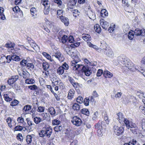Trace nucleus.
<instances>
[{
  "instance_id": "1",
  "label": "nucleus",
  "mask_w": 145,
  "mask_h": 145,
  "mask_svg": "<svg viewBox=\"0 0 145 145\" xmlns=\"http://www.w3.org/2000/svg\"><path fill=\"white\" fill-rule=\"evenodd\" d=\"M145 36V29L143 28L142 29H140L137 28L134 31H129L128 33V38L130 40H132L133 38L135 37L137 38V39H139L142 38Z\"/></svg>"
},
{
  "instance_id": "2",
  "label": "nucleus",
  "mask_w": 145,
  "mask_h": 145,
  "mask_svg": "<svg viewBox=\"0 0 145 145\" xmlns=\"http://www.w3.org/2000/svg\"><path fill=\"white\" fill-rule=\"evenodd\" d=\"M116 63H130L131 62V61L127 57H125L124 56H120L117 57L116 60H115L114 61Z\"/></svg>"
},
{
  "instance_id": "3",
  "label": "nucleus",
  "mask_w": 145,
  "mask_h": 145,
  "mask_svg": "<svg viewBox=\"0 0 145 145\" xmlns=\"http://www.w3.org/2000/svg\"><path fill=\"white\" fill-rule=\"evenodd\" d=\"M113 130L115 133L118 136H120L123 133V127H119L117 125H114L113 126Z\"/></svg>"
},
{
  "instance_id": "4",
  "label": "nucleus",
  "mask_w": 145,
  "mask_h": 145,
  "mask_svg": "<svg viewBox=\"0 0 145 145\" xmlns=\"http://www.w3.org/2000/svg\"><path fill=\"white\" fill-rule=\"evenodd\" d=\"M71 122L73 124L78 126L81 125L82 123L81 119L77 116L74 117Z\"/></svg>"
},
{
  "instance_id": "5",
  "label": "nucleus",
  "mask_w": 145,
  "mask_h": 145,
  "mask_svg": "<svg viewBox=\"0 0 145 145\" xmlns=\"http://www.w3.org/2000/svg\"><path fill=\"white\" fill-rule=\"evenodd\" d=\"M81 71L87 76H89L92 73L91 71L89 69V67L88 66H83Z\"/></svg>"
},
{
  "instance_id": "6",
  "label": "nucleus",
  "mask_w": 145,
  "mask_h": 145,
  "mask_svg": "<svg viewBox=\"0 0 145 145\" xmlns=\"http://www.w3.org/2000/svg\"><path fill=\"white\" fill-rule=\"evenodd\" d=\"M52 56H54L60 61L61 62L64 60V58L63 57L62 55H61V53L58 52L54 53L52 55Z\"/></svg>"
},
{
  "instance_id": "7",
  "label": "nucleus",
  "mask_w": 145,
  "mask_h": 145,
  "mask_svg": "<svg viewBox=\"0 0 145 145\" xmlns=\"http://www.w3.org/2000/svg\"><path fill=\"white\" fill-rule=\"evenodd\" d=\"M52 133H49V132L41 130L39 133V135L40 137H43L46 136L48 138H49Z\"/></svg>"
},
{
  "instance_id": "8",
  "label": "nucleus",
  "mask_w": 145,
  "mask_h": 145,
  "mask_svg": "<svg viewBox=\"0 0 145 145\" xmlns=\"http://www.w3.org/2000/svg\"><path fill=\"white\" fill-rule=\"evenodd\" d=\"M47 117L49 118H50V116H48L47 115L44 116V119H42L40 118L36 117L34 118V121L35 123L38 124L43 121L44 120L46 119Z\"/></svg>"
},
{
  "instance_id": "9",
  "label": "nucleus",
  "mask_w": 145,
  "mask_h": 145,
  "mask_svg": "<svg viewBox=\"0 0 145 145\" xmlns=\"http://www.w3.org/2000/svg\"><path fill=\"white\" fill-rule=\"evenodd\" d=\"M117 119L120 123H123V120L125 118L123 117V114L121 112H119L117 114Z\"/></svg>"
},
{
  "instance_id": "10",
  "label": "nucleus",
  "mask_w": 145,
  "mask_h": 145,
  "mask_svg": "<svg viewBox=\"0 0 145 145\" xmlns=\"http://www.w3.org/2000/svg\"><path fill=\"white\" fill-rule=\"evenodd\" d=\"M59 18L61 22L64 23L65 26L68 25L69 24V22L68 18L62 15L59 16Z\"/></svg>"
},
{
  "instance_id": "11",
  "label": "nucleus",
  "mask_w": 145,
  "mask_h": 145,
  "mask_svg": "<svg viewBox=\"0 0 145 145\" xmlns=\"http://www.w3.org/2000/svg\"><path fill=\"white\" fill-rule=\"evenodd\" d=\"M10 94L12 95L13 97L14 95V94L12 92H10V93H9L8 94H4L3 95L4 98L5 100L7 102H10L11 101L12 99L11 97H9V96H10L9 94Z\"/></svg>"
},
{
  "instance_id": "12",
  "label": "nucleus",
  "mask_w": 145,
  "mask_h": 145,
  "mask_svg": "<svg viewBox=\"0 0 145 145\" xmlns=\"http://www.w3.org/2000/svg\"><path fill=\"white\" fill-rule=\"evenodd\" d=\"M101 44L100 47L101 49L103 50L105 53L108 49L107 48V45L106 44L105 42L103 41L101 42Z\"/></svg>"
},
{
  "instance_id": "13",
  "label": "nucleus",
  "mask_w": 145,
  "mask_h": 145,
  "mask_svg": "<svg viewBox=\"0 0 145 145\" xmlns=\"http://www.w3.org/2000/svg\"><path fill=\"white\" fill-rule=\"evenodd\" d=\"M18 72L20 76H22L24 78H26L29 77L30 74L27 71H23L22 72Z\"/></svg>"
},
{
  "instance_id": "14",
  "label": "nucleus",
  "mask_w": 145,
  "mask_h": 145,
  "mask_svg": "<svg viewBox=\"0 0 145 145\" xmlns=\"http://www.w3.org/2000/svg\"><path fill=\"white\" fill-rule=\"evenodd\" d=\"M31 15L33 18H35L37 17V10L35 7H32L30 9Z\"/></svg>"
},
{
  "instance_id": "15",
  "label": "nucleus",
  "mask_w": 145,
  "mask_h": 145,
  "mask_svg": "<svg viewBox=\"0 0 145 145\" xmlns=\"http://www.w3.org/2000/svg\"><path fill=\"white\" fill-rule=\"evenodd\" d=\"M54 3H56L57 5V6L59 8H63L64 7V5H62V2L61 0H54Z\"/></svg>"
},
{
  "instance_id": "16",
  "label": "nucleus",
  "mask_w": 145,
  "mask_h": 145,
  "mask_svg": "<svg viewBox=\"0 0 145 145\" xmlns=\"http://www.w3.org/2000/svg\"><path fill=\"white\" fill-rule=\"evenodd\" d=\"M105 53L106 55L109 57H112L113 56V53L111 49H108Z\"/></svg>"
},
{
  "instance_id": "17",
  "label": "nucleus",
  "mask_w": 145,
  "mask_h": 145,
  "mask_svg": "<svg viewBox=\"0 0 145 145\" xmlns=\"http://www.w3.org/2000/svg\"><path fill=\"white\" fill-rule=\"evenodd\" d=\"M100 14L101 16L103 18L108 15V12L105 9H102Z\"/></svg>"
},
{
  "instance_id": "18",
  "label": "nucleus",
  "mask_w": 145,
  "mask_h": 145,
  "mask_svg": "<svg viewBox=\"0 0 145 145\" xmlns=\"http://www.w3.org/2000/svg\"><path fill=\"white\" fill-rule=\"evenodd\" d=\"M12 10L15 13H18V12L22 14H23L22 11L20 9L19 7L18 6H16L12 8Z\"/></svg>"
},
{
  "instance_id": "19",
  "label": "nucleus",
  "mask_w": 145,
  "mask_h": 145,
  "mask_svg": "<svg viewBox=\"0 0 145 145\" xmlns=\"http://www.w3.org/2000/svg\"><path fill=\"white\" fill-rule=\"evenodd\" d=\"M33 136V134L31 135H28L26 137V140L27 143L28 144H30L32 141V136Z\"/></svg>"
},
{
  "instance_id": "20",
  "label": "nucleus",
  "mask_w": 145,
  "mask_h": 145,
  "mask_svg": "<svg viewBox=\"0 0 145 145\" xmlns=\"http://www.w3.org/2000/svg\"><path fill=\"white\" fill-rule=\"evenodd\" d=\"M94 30L95 31L99 33L101 30V28L98 24H96L94 26Z\"/></svg>"
},
{
  "instance_id": "21",
  "label": "nucleus",
  "mask_w": 145,
  "mask_h": 145,
  "mask_svg": "<svg viewBox=\"0 0 145 145\" xmlns=\"http://www.w3.org/2000/svg\"><path fill=\"white\" fill-rule=\"evenodd\" d=\"M68 38V37L66 35H63L61 38V42L63 44L65 43L67 41Z\"/></svg>"
},
{
  "instance_id": "22",
  "label": "nucleus",
  "mask_w": 145,
  "mask_h": 145,
  "mask_svg": "<svg viewBox=\"0 0 145 145\" xmlns=\"http://www.w3.org/2000/svg\"><path fill=\"white\" fill-rule=\"evenodd\" d=\"M12 61H18L21 60V59L20 57L16 55H13L12 56Z\"/></svg>"
},
{
  "instance_id": "23",
  "label": "nucleus",
  "mask_w": 145,
  "mask_h": 145,
  "mask_svg": "<svg viewBox=\"0 0 145 145\" xmlns=\"http://www.w3.org/2000/svg\"><path fill=\"white\" fill-rule=\"evenodd\" d=\"M25 82L28 84H33L35 83V81L32 78H28L25 80Z\"/></svg>"
},
{
  "instance_id": "24",
  "label": "nucleus",
  "mask_w": 145,
  "mask_h": 145,
  "mask_svg": "<svg viewBox=\"0 0 145 145\" xmlns=\"http://www.w3.org/2000/svg\"><path fill=\"white\" fill-rule=\"evenodd\" d=\"M64 70L61 66L59 67L57 70V73L59 75H62L64 72Z\"/></svg>"
},
{
  "instance_id": "25",
  "label": "nucleus",
  "mask_w": 145,
  "mask_h": 145,
  "mask_svg": "<svg viewBox=\"0 0 145 145\" xmlns=\"http://www.w3.org/2000/svg\"><path fill=\"white\" fill-rule=\"evenodd\" d=\"M69 80L70 82L73 86L74 88L75 87V86H76L77 85L78 86H79V84L78 83H76L74 80L72 78L70 77Z\"/></svg>"
},
{
  "instance_id": "26",
  "label": "nucleus",
  "mask_w": 145,
  "mask_h": 145,
  "mask_svg": "<svg viewBox=\"0 0 145 145\" xmlns=\"http://www.w3.org/2000/svg\"><path fill=\"white\" fill-rule=\"evenodd\" d=\"M82 113L86 116H88L89 114V111L86 108H83L81 110Z\"/></svg>"
},
{
  "instance_id": "27",
  "label": "nucleus",
  "mask_w": 145,
  "mask_h": 145,
  "mask_svg": "<svg viewBox=\"0 0 145 145\" xmlns=\"http://www.w3.org/2000/svg\"><path fill=\"white\" fill-rule=\"evenodd\" d=\"M54 129L55 131L58 132L59 131H61L63 130V127L61 125H57L54 127Z\"/></svg>"
},
{
  "instance_id": "28",
  "label": "nucleus",
  "mask_w": 145,
  "mask_h": 145,
  "mask_svg": "<svg viewBox=\"0 0 145 145\" xmlns=\"http://www.w3.org/2000/svg\"><path fill=\"white\" fill-rule=\"evenodd\" d=\"M123 122L127 127H130L129 124H130L131 121H130L128 119L125 118L123 120Z\"/></svg>"
},
{
  "instance_id": "29",
  "label": "nucleus",
  "mask_w": 145,
  "mask_h": 145,
  "mask_svg": "<svg viewBox=\"0 0 145 145\" xmlns=\"http://www.w3.org/2000/svg\"><path fill=\"white\" fill-rule=\"evenodd\" d=\"M43 55L47 59L50 60L51 61H52L53 60L52 59L51 56L45 52H43L42 53Z\"/></svg>"
},
{
  "instance_id": "30",
  "label": "nucleus",
  "mask_w": 145,
  "mask_h": 145,
  "mask_svg": "<svg viewBox=\"0 0 145 145\" xmlns=\"http://www.w3.org/2000/svg\"><path fill=\"white\" fill-rule=\"evenodd\" d=\"M77 0H69V5H70L71 7L75 6L77 3Z\"/></svg>"
},
{
  "instance_id": "31",
  "label": "nucleus",
  "mask_w": 145,
  "mask_h": 145,
  "mask_svg": "<svg viewBox=\"0 0 145 145\" xmlns=\"http://www.w3.org/2000/svg\"><path fill=\"white\" fill-rule=\"evenodd\" d=\"M72 108L74 110L76 111L79 110L80 108V105L77 103H75L72 106Z\"/></svg>"
},
{
  "instance_id": "32",
  "label": "nucleus",
  "mask_w": 145,
  "mask_h": 145,
  "mask_svg": "<svg viewBox=\"0 0 145 145\" xmlns=\"http://www.w3.org/2000/svg\"><path fill=\"white\" fill-rule=\"evenodd\" d=\"M48 111L51 115H54L56 113V111L55 109L52 107H50L48 108Z\"/></svg>"
},
{
  "instance_id": "33",
  "label": "nucleus",
  "mask_w": 145,
  "mask_h": 145,
  "mask_svg": "<svg viewBox=\"0 0 145 145\" xmlns=\"http://www.w3.org/2000/svg\"><path fill=\"white\" fill-rule=\"evenodd\" d=\"M19 103V101L18 100L14 99L11 102L10 105L12 106H15L17 105Z\"/></svg>"
},
{
  "instance_id": "34",
  "label": "nucleus",
  "mask_w": 145,
  "mask_h": 145,
  "mask_svg": "<svg viewBox=\"0 0 145 145\" xmlns=\"http://www.w3.org/2000/svg\"><path fill=\"white\" fill-rule=\"evenodd\" d=\"M131 131L134 134H137V132L138 131V127L137 126H136L135 127L131 128L130 129Z\"/></svg>"
},
{
  "instance_id": "35",
  "label": "nucleus",
  "mask_w": 145,
  "mask_h": 145,
  "mask_svg": "<svg viewBox=\"0 0 145 145\" xmlns=\"http://www.w3.org/2000/svg\"><path fill=\"white\" fill-rule=\"evenodd\" d=\"M17 121L18 123H22L23 125L26 124V123L24 122V118L22 117H18L17 119Z\"/></svg>"
},
{
  "instance_id": "36",
  "label": "nucleus",
  "mask_w": 145,
  "mask_h": 145,
  "mask_svg": "<svg viewBox=\"0 0 145 145\" xmlns=\"http://www.w3.org/2000/svg\"><path fill=\"white\" fill-rule=\"evenodd\" d=\"M14 44H13L11 42H10L6 44L5 46L7 48H13Z\"/></svg>"
},
{
  "instance_id": "37",
  "label": "nucleus",
  "mask_w": 145,
  "mask_h": 145,
  "mask_svg": "<svg viewBox=\"0 0 145 145\" xmlns=\"http://www.w3.org/2000/svg\"><path fill=\"white\" fill-rule=\"evenodd\" d=\"M102 129H98L97 130V133L99 137H101L103 135V132L102 131Z\"/></svg>"
},
{
  "instance_id": "38",
  "label": "nucleus",
  "mask_w": 145,
  "mask_h": 145,
  "mask_svg": "<svg viewBox=\"0 0 145 145\" xmlns=\"http://www.w3.org/2000/svg\"><path fill=\"white\" fill-rule=\"evenodd\" d=\"M43 129H44V130H42V131L49 132V133H52V129L50 126L46 127L44 128H43Z\"/></svg>"
},
{
  "instance_id": "39",
  "label": "nucleus",
  "mask_w": 145,
  "mask_h": 145,
  "mask_svg": "<svg viewBox=\"0 0 145 145\" xmlns=\"http://www.w3.org/2000/svg\"><path fill=\"white\" fill-rule=\"evenodd\" d=\"M83 39L86 41L89 40H91L90 36L88 34H87L86 35H85L82 37Z\"/></svg>"
},
{
  "instance_id": "40",
  "label": "nucleus",
  "mask_w": 145,
  "mask_h": 145,
  "mask_svg": "<svg viewBox=\"0 0 145 145\" xmlns=\"http://www.w3.org/2000/svg\"><path fill=\"white\" fill-rule=\"evenodd\" d=\"M115 27V24H114L113 25H112V24H111V26L108 29V31L110 33H112Z\"/></svg>"
},
{
  "instance_id": "41",
  "label": "nucleus",
  "mask_w": 145,
  "mask_h": 145,
  "mask_svg": "<svg viewBox=\"0 0 145 145\" xmlns=\"http://www.w3.org/2000/svg\"><path fill=\"white\" fill-rule=\"evenodd\" d=\"M60 121L56 119H54L52 120V123L53 125H57L60 123Z\"/></svg>"
},
{
  "instance_id": "42",
  "label": "nucleus",
  "mask_w": 145,
  "mask_h": 145,
  "mask_svg": "<svg viewBox=\"0 0 145 145\" xmlns=\"http://www.w3.org/2000/svg\"><path fill=\"white\" fill-rule=\"evenodd\" d=\"M31 105H27L25 106L23 108V110L25 112L28 111L31 109Z\"/></svg>"
},
{
  "instance_id": "43",
  "label": "nucleus",
  "mask_w": 145,
  "mask_h": 145,
  "mask_svg": "<svg viewBox=\"0 0 145 145\" xmlns=\"http://www.w3.org/2000/svg\"><path fill=\"white\" fill-rule=\"evenodd\" d=\"M12 120L11 118L10 117L8 118L6 120L7 122V123L8 126L10 128L12 127L11 124Z\"/></svg>"
},
{
  "instance_id": "44",
  "label": "nucleus",
  "mask_w": 145,
  "mask_h": 145,
  "mask_svg": "<svg viewBox=\"0 0 145 145\" xmlns=\"http://www.w3.org/2000/svg\"><path fill=\"white\" fill-rule=\"evenodd\" d=\"M76 100L77 102L80 104L82 103L84 101L83 98L80 96L78 97L77 98Z\"/></svg>"
},
{
  "instance_id": "45",
  "label": "nucleus",
  "mask_w": 145,
  "mask_h": 145,
  "mask_svg": "<svg viewBox=\"0 0 145 145\" xmlns=\"http://www.w3.org/2000/svg\"><path fill=\"white\" fill-rule=\"evenodd\" d=\"M79 13H80V12L78 10L74 9V11L73 12V16L75 17H76L77 16L79 15Z\"/></svg>"
},
{
  "instance_id": "46",
  "label": "nucleus",
  "mask_w": 145,
  "mask_h": 145,
  "mask_svg": "<svg viewBox=\"0 0 145 145\" xmlns=\"http://www.w3.org/2000/svg\"><path fill=\"white\" fill-rule=\"evenodd\" d=\"M22 65V66H26L27 67H29L28 69H29L30 68L33 69L34 67L33 64H20Z\"/></svg>"
},
{
  "instance_id": "47",
  "label": "nucleus",
  "mask_w": 145,
  "mask_h": 145,
  "mask_svg": "<svg viewBox=\"0 0 145 145\" xmlns=\"http://www.w3.org/2000/svg\"><path fill=\"white\" fill-rule=\"evenodd\" d=\"M28 88L31 90H35L37 89V86L35 85L29 86Z\"/></svg>"
},
{
  "instance_id": "48",
  "label": "nucleus",
  "mask_w": 145,
  "mask_h": 145,
  "mask_svg": "<svg viewBox=\"0 0 145 145\" xmlns=\"http://www.w3.org/2000/svg\"><path fill=\"white\" fill-rule=\"evenodd\" d=\"M89 98H85L83 101L84 105L86 106H88L89 105Z\"/></svg>"
},
{
  "instance_id": "49",
  "label": "nucleus",
  "mask_w": 145,
  "mask_h": 145,
  "mask_svg": "<svg viewBox=\"0 0 145 145\" xmlns=\"http://www.w3.org/2000/svg\"><path fill=\"white\" fill-rule=\"evenodd\" d=\"M68 39L67 40L68 42L70 43H72L74 41V39L73 37L72 36H70L68 37Z\"/></svg>"
},
{
  "instance_id": "50",
  "label": "nucleus",
  "mask_w": 145,
  "mask_h": 145,
  "mask_svg": "<svg viewBox=\"0 0 145 145\" xmlns=\"http://www.w3.org/2000/svg\"><path fill=\"white\" fill-rule=\"evenodd\" d=\"M104 119L106 122V123L107 124H108L109 123V120L108 119V116L106 114H105V115L103 116Z\"/></svg>"
},
{
  "instance_id": "51",
  "label": "nucleus",
  "mask_w": 145,
  "mask_h": 145,
  "mask_svg": "<svg viewBox=\"0 0 145 145\" xmlns=\"http://www.w3.org/2000/svg\"><path fill=\"white\" fill-rule=\"evenodd\" d=\"M103 73V70L101 69H99L97 72V76L98 77L100 76Z\"/></svg>"
},
{
  "instance_id": "52",
  "label": "nucleus",
  "mask_w": 145,
  "mask_h": 145,
  "mask_svg": "<svg viewBox=\"0 0 145 145\" xmlns=\"http://www.w3.org/2000/svg\"><path fill=\"white\" fill-rule=\"evenodd\" d=\"M33 42H31V43H33V44H31L30 45L32 47H33L34 50H35L37 49L38 48H39V46L37 45L35 43H34Z\"/></svg>"
},
{
  "instance_id": "53",
  "label": "nucleus",
  "mask_w": 145,
  "mask_h": 145,
  "mask_svg": "<svg viewBox=\"0 0 145 145\" xmlns=\"http://www.w3.org/2000/svg\"><path fill=\"white\" fill-rule=\"evenodd\" d=\"M44 70L46 71L50 67L49 64H42Z\"/></svg>"
},
{
  "instance_id": "54",
  "label": "nucleus",
  "mask_w": 145,
  "mask_h": 145,
  "mask_svg": "<svg viewBox=\"0 0 145 145\" xmlns=\"http://www.w3.org/2000/svg\"><path fill=\"white\" fill-rule=\"evenodd\" d=\"M74 93L73 91L72 93H68L67 97L69 99H71L72 98H73L74 94Z\"/></svg>"
},
{
  "instance_id": "55",
  "label": "nucleus",
  "mask_w": 145,
  "mask_h": 145,
  "mask_svg": "<svg viewBox=\"0 0 145 145\" xmlns=\"http://www.w3.org/2000/svg\"><path fill=\"white\" fill-rule=\"evenodd\" d=\"M7 59L6 62L9 63L12 60V56L8 55L6 57Z\"/></svg>"
},
{
  "instance_id": "56",
  "label": "nucleus",
  "mask_w": 145,
  "mask_h": 145,
  "mask_svg": "<svg viewBox=\"0 0 145 145\" xmlns=\"http://www.w3.org/2000/svg\"><path fill=\"white\" fill-rule=\"evenodd\" d=\"M44 110V108L43 106H40L38 107V109L37 110L38 112H43Z\"/></svg>"
},
{
  "instance_id": "57",
  "label": "nucleus",
  "mask_w": 145,
  "mask_h": 145,
  "mask_svg": "<svg viewBox=\"0 0 145 145\" xmlns=\"http://www.w3.org/2000/svg\"><path fill=\"white\" fill-rule=\"evenodd\" d=\"M16 137L17 139L20 141H21L23 140V137L21 133H18Z\"/></svg>"
},
{
  "instance_id": "58",
  "label": "nucleus",
  "mask_w": 145,
  "mask_h": 145,
  "mask_svg": "<svg viewBox=\"0 0 145 145\" xmlns=\"http://www.w3.org/2000/svg\"><path fill=\"white\" fill-rule=\"evenodd\" d=\"M14 129L15 131H21L23 129L22 127L20 125H18L16 126L14 128Z\"/></svg>"
},
{
  "instance_id": "59",
  "label": "nucleus",
  "mask_w": 145,
  "mask_h": 145,
  "mask_svg": "<svg viewBox=\"0 0 145 145\" xmlns=\"http://www.w3.org/2000/svg\"><path fill=\"white\" fill-rule=\"evenodd\" d=\"M74 65H72V66H74V69H75V70H77L81 66H82V64H77L76 65H76V64H73Z\"/></svg>"
},
{
  "instance_id": "60",
  "label": "nucleus",
  "mask_w": 145,
  "mask_h": 145,
  "mask_svg": "<svg viewBox=\"0 0 145 145\" xmlns=\"http://www.w3.org/2000/svg\"><path fill=\"white\" fill-rule=\"evenodd\" d=\"M122 3L124 4L125 6L129 7V5L128 3L127 0H122Z\"/></svg>"
},
{
  "instance_id": "61",
  "label": "nucleus",
  "mask_w": 145,
  "mask_h": 145,
  "mask_svg": "<svg viewBox=\"0 0 145 145\" xmlns=\"http://www.w3.org/2000/svg\"><path fill=\"white\" fill-rule=\"evenodd\" d=\"M129 125L130 127H127V128L129 129H131V128H133V127H135L137 126L136 124L134 123H133L132 122L130 123V124H129Z\"/></svg>"
},
{
  "instance_id": "62",
  "label": "nucleus",
  "mask_w": 145,
  "mask_h": 145,
  "mask_svg": "<svg viewBox=\"0 0 145 145\" xmlns=\"http://www.w3.org/2000/svg\"><path fill=\"white\" fill-rule=\"evenodd\" d=\"M11 78L13 80L14 82L18 79V75H14L12 76Z\"/></svg>"
},
{
  "instance_id": "63",
  "label": "nucleus",
  "mask_w": 145,
  "mask_h": 145,
  "mask_svg": "<svg viewBox=\"0 0 145 145\" xmlns=\"http://www.w3.org/2000/svg\"><path fill=\"white\" fill-rule=\"evenodd\" d=\"M95 129H97L98 130V129H101V128H102V126H101V124L100 123H98L95 124Z\"/></svg>"
},
{
  "instance_id": "64",
  "label": "nucleus",
  "mask_w": 145,
  "mask_h": 145,
  "mask_svg": "<svg viewBox=\"0 0 145 145\" xmlns=\"http://www.w3.org/2000/svg\"><path fill=\"white\" fill-rule=\"evenodd\" d=\"M105 22H108L105 21L103 19H101L100 20V24L101 25H105Z\"/></svg>"
}]
</instances>
